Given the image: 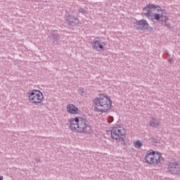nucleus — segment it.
Listing matches in <instances>:
<instances>
[{"mask_svg":"<svg viewBox=\"0 0 180 180\" xmlns=\"http://www.w3.org/2000/svg\"><path fill=\"white\" fill-rule=\"evenodd\" d=\"M94 110L98 113H107L112 108V100L110 97L105 96V94H99L94 100Z\"/></svg>","mask_w":180,"mask_h":180,"instance_id":"f257e3e1","label":"nucleus"},{"mask_svg":"<svg viewBox=\"0 0 180 180\" xmlns=\"http://www.w3.org/2000/svg\"><path fill=\"white\" fill-rule=\"evenodd\" d=\"M70 129L77 133H88L89 129H91L89 122L82 117H76L69 121Z\"/></svg>","mask_w":180,"mask_h":180,"instance_id":"f03ea898","label":"nucleus"},{"mask_svg":"<svg viewBox=\"0 0 180 180\" xmlns=\"http://www.w3.org/2000/svg\"><path fill=\"white\" fill-rule=\"evenodd\" d=\"M143 14L146 15L148 19L150 20H156L157 22L160 21V17L161 16V11L162 10L158 6L154 4H148L145 8H143Z\"/></svg>","mask_w":180,"mask_h":180,"instance_id":"7ed1b4c3","label":"nucleus"},{"mask_svg":"<svg viewBox=\"0 0 180 180\" xmlns=\"http://www.w3.org/2000/svg\"><path fill=\"white\" fill-rule=\"evenodd\" d=\"M27 95L30 102L34 105H39V103H41V102H43V99H44L43 93L37 89H33L32 91H28Z\"/></svg>","mask_w":180,"mask_h":180,"instance_id":"20e7f679","label":"nucleus"},{"mask_svg":"<svg viewBox=\"0 0 180 180\" xmlns=\"http://www.w3.org/2000/svg\"><path fill=\"white\" fill-rule=\"evenodd\" d=\"M124 136V129L123 127H115L111 130V137L113 140L123 141Z\"/></svg>","mask_w":180,"mask_h":180,"instance_id":"39448f33","label":"nucleus"},{"mask_svg":"<svg viewBox=\"0 0 180 180\" xmlns=\"http://www.w3.org/2000/svg\"><path fill=\"white\" fill-rule=\"evenodd\" d=\"M167 171L172 175H180V162L170 161L167 164Z\"/></svg>","mask_w":180,"mask_h":180,"instance_id":"423d86ee","label":"nucleus"},{"mask_svg":"<svg viewBox=\"0 0 180 180\" xmlns=\"http://www.w3.org/2000/svg\"><path fill=\"white\" fill-rule=\"evenodd\" d=\"M105 46H106V44L99 37H96L91 43V47L93 50H95L96 51H99L98 49H100V50H103Z\"/></svg>","mask_w":180,"mask_h":180,"instance_id":"0eeeda50","label":"nucleus"},{"mask_svg":"<svg viewBox=\"0 0 180 180\" xmlns=\"http://www.w3.org/2000/svg\"><path fill=\"white\" fill-rule=\"evenodd\" d=\"M169 18L167 15V11H161V16L160 17V20L158 23H161L163 26L167 27V29H172V27H171V25L168 22Z\"/></svg>","mask_w":180,"mask_h":180,"instance_id":"6e6552de","label":"nucleus"},{"mask_svg":"<svg viewBox=\"0 0 180 180\" xmlns=\"http://www.w3.org/2000/svg\"><path fill=\"white\" fill-rule=\"evenodd\" d=\"M136 26H141V30H148V32H154V28L150 27L148 22L146 20H137L135 22Z\"/></svg>","mask_w":180,"mask_h":180,"instance_id":"1a4fd4ad","label":"nucleus"},{"mask_svg":"<svg viewBox=\"0 0 180 180\" xmlns=\"http://www.w3.org/2000/svg\"><path fill=\"white\" fill-rule=\"evenodd\" d=\"M65 20L68 26H71L72 27H75L79 25V20L74 15L66 16Z\"/></svg>","mask_w":180,"mask_h":180,"instance_id":"9d476101","label":"nucleus"},{"mask_svg":"<svg viewBox=\"0 0 180 180\" xmlns=\"http://www.w3.org/2000/svg\"><path fill=\"white\" fill-rule=\"evenodd\" d=\"M152 164L153 165H162L164 164V158L161 155V154L158 153H155L153 155V158L152 160Z\"/></svg>","mask_w":180,"mask_h":180,"instance_id":"9b49d317","label":"nucleus"},{"mask_svg":"<svg viewBox=\"0 0 180 180\" xmlns=\"http://www.w3.org/2000/svg\"><path fill=\"white\" fill-rule=\"evenodd\" d=\"M66 110L69 115H78L79 109L73 104H68L66 107Z\"/></svg>","mask_w":180,"mask_h":180,"instance_id":"f8f14e48","label":"nucleus"},{"mask_svg":"<svg viewBox=\"0 0 180 180\" xmlns=\"http://www.w3.org/2000/svg\"><path fill=\"white\" fill-rule=\"evenodd\" d=\"M51 37L53 39V44L55 45H57L60 43V39H61V37H60V34L57 32H56V31H53L51 33Z\"/></svg>","mask_w":180,"mask_h":180,"instance_id":"ddd939ff","label":"nucleus"},{"mask_svg":"<svg viewBox=\"0 0 180 180\" xmlns=\"http://www.w3.org/2000/svg\"><path fill=\"white\" fill-rule=\"evenodd\" d=\"M154 154H155V151L148 152L147 153L145 158V161L147 162V164H152Z\"/></svg>","mask_w":180,"mask_h":180,"instance_id":"4468645a","label":"nucleus"},{"mask_svg":"<svg viewBox=\"0 0 180 180\" xmlns=\"http://www.w3.org/2000/svg\"><path fill=\"white\" fill-rule=\"evenodd\" d=\"M160 126V122L155 117H152L150 121V127L157 129Z\"/></svg>","mask_w":180,"mask_h":180,"instance_id":"2eb2a0df","label":"nucleus"},{"mask_svg":"<svg viewBox=\"0 0 180 180\" xmlns=\"http://www.w3.org/2000/svg\"><path fill=\"white\" fill-rule=\"evenodd\" d=\"M141 146H143V143L140 142V141H136L134 145L135 148H141Z\"/></svg>","mask_w":180,"mask_h":180,"instance_id":"dca6fc26","label":"nucleus"},{"mask_svg":"<svg viewBox=\"0 0 180 180\" xmlns=\"http://www.w3.org/2000/svg\"><path fill=\"white\" fill-rule=\"evenodd\" d=\"M78 93L81 95V96H85V90L82 88L78 90Z\"/></svg>","mask_w":180,"mask_h":180,"instance_id":"f3484780","label":"nucleus"},{"mask_svg":"<svg viewBox=\"0 0 180 180\" xmlns=\"http://www.w3.org/2000/svg\"><path fill=\"white\" fill-rule=\"evenodd\" d=\"M79 12L83 15H86V13H88V12L85 11V8H79Z\"/></svg>","mask_w":180,"mask_h":180,"instance_id":"a211bd4d","label":"nucleus"},{"mask_svg":"<svg viewBox=\"0 0 180 180\" xmlns=\"http://www.w3.org/2000/svg\"><path fill=\"white\" fill-rule=\"evenodd\" d=\"M113 120H114L113 117L109 116V117H108L107 122H108V123L110 124V123H112V122H113Z\"/></svg>","mask_w":180,"mask_h":180,"instance_id":"6ab92c4d","label":"nucleus"},{"mask_svg":"<svg viewBox=\"0 0 180 180\" xmlns=\"http://www.w3.org/2000/svg\"><path fill=\"white\" fill-rule=\"evenodd\" d=\"M151 140H152L153 143H158V139H157L155 138L152 137Z\"/></svg>","mask_w":180,"mask_h":180,"instance_id":"aec40b11","label":"nucleus"},{"mask_svg":"<svg viewBox=\"0 0 180 180\" xmlns=\"http://www.w3.org/2000/svg\"><path fill=\"white\" fill-rule=\"evenodd\" d=\"M36 162H40V158H37L35 159Z\"/></svg>","mask_w":180,"mask_h":180,"instance_id":"412c9836","label":"nucleus"},{"mask_svg":"<svg viewBox=\"0 0 180 180\" xmlns=\"http://www.w3.org/2000/svg\"><path fill=\"white\" fill-rule=\"evenodd\" d=\"M0 180H4V177L2 176H0Z\"/></svg>","mask_w":180,"mask_h":180,"instance_id":"4be33fe9","label":"nucleus"}]
</instances>
